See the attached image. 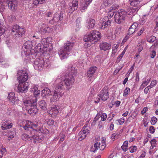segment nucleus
Returning <instances> with one entry per match:
<instances>
[{
	"mask_svg": "<svg viewBox=\"0 0 158 158\" xmlns=\"http://www.w3.org/2000/svg\"><path fill=\"white\" fill-rule=\"evenodd\" d=\"M68 74L57 78L55 81L57 89L64 90L65 85L69 87L72 85L75 81L74 77L77 73L75 68L70 64L68 66Z\"/></svg>",
	"mask_w": 158,
	"mask_h": 158,
	"instance_id": "obj_1",
	"label": "nucleus"
},
{
	"mask_svg": "<svg viewBox=\"0 0 158 158\" xmlns=\"http://www.w3.org/2000/svg\"><path fill=\"white\" fill-rule=\"evenodd\" d=\"M41 126L40 123H35L26 121V123L23 127L25 130H29V129H32L31 131L32 139H33L35 143H39L41 142L44 138L43 134L42 133L43 129Z\"/></svg>",
	"mask_w": 158,
	"mask_h": 158,
	"instance_id": "obj_2",
	"label": "nucleus"
},
{
	"mask_svg": "<svg viewBox=\"0 0 158 158\" xmlns=\"http://www.w3.org/2000/svg\"><path fill=\"white\" fill-rule=\"evenodd\" d=\"M133 7H128L126 10H121L117 12L114 16V21L118 24L120 23L124 19L126 15H134L139 9V7L132 6Z\"/></svg>",
	"mask_w": 158,
	"mask_h": 158,
	"instance_id": "obj_3",
	"label": "nucleus"
},
{
	"mask_svg": "<svg viewBox=\"0 0 158 158\" xmlns=\"http://www.w3.org/2000/svg\"><path fill=\"white\" fill-rule=\"evenodd\" d=\"M37 101L36 97L24 100L23 103L25 106L27 107V109L29 114L33 115L38 112L39 110L36 106Z\"/></svg>",
	"mask_w": 158,
	"mask_h": 158,
	"instance_id": "obj_4",
	"label": "nucleus"
},
{
	"mask_svg": "<svg viewBox=\"0 0 158 158\" xmlns=\"http://www.w3.org/2000/svg\"><path fill=\"white\" fill-rule=\"evenodd\" d=\"M74 45L73 42L67 41L64 46L59 50L58 54L61 60L68 57Z\"/></svg>",
	"mask_w": 158,
	"mask_h": 158,
	"instance_id": "obj_5",
	"label": "nucleus"
},
{
	"mask_svg": "<svg viewBox=\"0 0 158 158\" xmlns=\"http://www.w3.org/2000/svg\"><path fill=\"white\" fill-rule=\"evenodd\" d=\"M101 38V33L98 31L93 30L91 31L89 34H86L83 39L85 42H92L93 41L97 42Z\"/></svg>",
	"mask_w": 158,
	"mask_h": 158,
	"instance_id": "obj_6",
	"label": "nucleus"
},
{
	"mask_svg": "<svg viewBox=\"0 0 158 158\" xmlns=\"http://www.w3.org/2000/svg\"><path fill=\"white\" fill-rule=\"evenodd\" d=\"M50 64V62L48 59L44 60L42 58H36L34 61V66L35 69L41 70L42 69L43 66L47 67Z\"/></svg>",
	"mask_w": 158,
	"mask_h": 158,
	"instance_id": "obj_7",
	"label": "nucleus"
},
{
	"mask_svg": "<svg viewBox=\"0 0 158 158\" xmlns=\"http://www.w3.org/2000/svg\"><path fill=\"white\" fill-rule=\"evenodd\" d=\"M55 90L52 91V97L50 98V102L52 103L53 102H56L59 100L60 98L61 97L62 95L61 93L62 90L60 89H57L56 88V85H55Z\"/></svg>",
	"mask_w": 158,
	"mask_h": 158,
	"instance_id": "obj_8",
	"label": "nucleus"
},
{
	"mask_svg": "<svg viewBox=\"0 0 158 158\" xmlns=\"http://www.w3.org/2000/svg\"><path fill=\"white\" fill-rule=\"evenodd\" d=\"M40 43H38L37 45L34 47L33 49L35 50L36 52H41L42 49L44 51L47 50V42L45 38L42 39L40 40Z\"/></svg>",
	"mask_w": 158,
	"mask_h": 158,
	"instance_id": "obj_9",
	"label": "nucleus"
},
{
	"mask_svg": "<svg viewBox=\"0 0 158 158\" xmlns=\"http://www.w3.org/2000/svg\"><path fill=\"white\" fill-rule=\"evenodd\" d=\"M18 80L19 82L27 83L26 81L28 78V73L27 70H21L18 73Z\"/></svg>",
	"mask_w": 158,
	"mask_h": 158,
	"instance_id": "obj_10",
	"label": "nucleus"
},
{
	"mask_svg": "<svg viewBox=\"0 0 158 158\" xmlns=\"http://www.w3.org/2000/svg\"><path fill=\"white\" fill-rule=\"evenodd\" d=\"M111 19L109 18L108 16H105L101 20V22L98 23L99 28L103 29L106 27L110 25Z\"/></svg>",
	"mask_w": 158,
	"mask_h": 158,
	"instance_id": "obj_11",
	"label": "nucleus"
},
{
	"mask_svg": "<svg viewBox=\"0 0 158 158\" xmlns=\"http://www.w3.org/2000/svg\"><path fill=\"white\" fill-rule=\"evenodd\" d=\"M13 34L16 35L22 36L25 33V30L17 25H14L12 29Z\"/></svg>",
	"mask_w": 158,
	"mask_h": 158,
	"instance_id": "obj_12",
	"label": "nucleus"
},
{
	"mask_svg": "<svg viewBox=\"0 0 158 158\" xmlns=\"http://www.w3.org/2000/svg\"><path fill=\"white\" fill-rule=\"evenodd\" d=\"M24 47L26 50L24 51V52L22 53V55H23L24 54L26 56H28L30 58H31L32 54H31L30 52L31 49H32L31 41H27L24 44Z\"/></svg>",
	"mask_w": 158,
	"mask_h": 158,
	"instance_id": "obj_13",
	"label": "nucleus"
},
{
	"mask_svg": "<svg viewBox=\"0 0 158 158\" xmlns=\"http://www.w3.org/2000/svg\"><path fill=\"white\" fill-rule=\"evenodd\" d=\"M98 100L95 101L96 103H98L100 101V98L103 101H105L108 98V92L106 89H102L98 94Z\"/></svg>",
	"mask_w": 158,
	"mask_h": 158,
	"instance_id": "obj_14",
	"label": "nucleus"
},
{
	"mask_svg": "<svg viewBox=\"0 0 158 158\" xmlns=\"http://www.w3.org/2000/svg\"><path fill=\"white\" fill-rule=\"evenodd\" d=\"M60 109V106L59 105H53L48 111V113L51 115V117L55 118L58 114Z\"/></svg>",
	"mask_w": 158,
	"mask_h": 158,
	"instance_id": "obj_15",
	"label": "nucleus"
},
{
	"mask_svg": "<svg viewBox=\"0 0 158 158\" xmlns=\"http://www.w3.org/2000/svg\"><path fill=\"white\" fill-rule=\"evenodd\" d=\"M89 133V131L88 128L84 126L78 134V140L81 141L84 139Z\"/></svg>",
	"mask_w": 158,
	"mask_h": 158,
	"instance_id": "obj_16",
	"label": "nucleus"
},
{
	"mask_svg": "<svg viewBox=\"0 0 158 158\" xmlns=\"http://www.w3.org/2000/svg\"><path fill=\"white\" fill-rule=\"evenodd\" d=\"M97 69V68L94 66H92L89 69L87 75L89 81H93L94 80V74Z\"/></svg>",
	"mask_w": 158,
	"mask_h": 158,
	"instance_id": "obj_17",
	"label": "nucleus"
},
{
	"mask_svg": "<svg viewBox=\"0 0 158 158\" xmlns=\"http://www.w3.org/2000/svg\"><path fill=\"white\" fill-rule=\"evenodd\" d=\"M28 83L19 82L17 86V91L18 92H25L27 89Z\"/></svg>",
	"mask_w": 158,
	"mask_h": 158,
	"instance_id": "obj_18",
	"label": "nucleus"
},
{
	"mask_svg": "<svg viewBox=\"0 0 158 158\" xmlns=\"http://www.w3.org/2000/svg\"><path fill=\"white\" fill-rule=\"evenodd\" d=\"M6 3L8 6L11 10L15 11L17 8V2L16 0H8L6 1Z\"/></svg>",
	"mask_w": 158,
	"mask_h": 158,
	"instance_id": "obj_19",
	"label": "nucleus"
},
{
	"mask_svg": "<svg viewBox=\"0 0 158 158\" xmlns=\"http://www.w3.org/2000/svg\"><path fill=\"white\" fill-rule=\"evenodd\" d=\"M78 5V0H73L72 3L69 4V12L72 13L74 10L77 9Z\"/></svg>",
	"mask_w": 158,
	"mask_h": 158,
	"instance_id": "obj_20",
	"label": "nucleus"
},
{
	"mask_svg": "<svg viewBox=\"0 0 158 158\" xmlns=\"http://www.w3.org/2000/svg\"><path fill=\"white\" fill-rule=\"evenodd\" d=\"M40 27V31L42 33H49L52 31V28L44 23L41 25Z\"/></svg>",
	"mask_w": 158,
	"mask_h": 158,
	"instance_id": "obj_21",
	"label": "nucleus"
},
{
	"mask_svg": "<svg viewBox=\"0 0 158 158\" xmlns=\"http://www.w3.org/2000/svg\"><path fill=\"white\" fill-rule=\"evenodd\" d=\"M63 17L58 14H55L54 15L53 18L49 21V23L51 24H53L55 23L60 22L62 19Z\"/></svg>",
	"mask_w": 158,
	"mask_h": 158,
	"instance_id": "obj_22",
	"label": "nucleus"
},
{
	"mask_svg": "<svg viewBox=\"0 0 158 158\" xmlns=\"http://www.w3.org/2000/svg\"><path fill=\"white\" fill-rule=\"evenodd\" d=\"M92 0H83L80 5V8L82 12L84 11L87 8L88 5L91 2Z\"/></svg>",
	"mask_w": 158,
	"mask_h": 158,
	"instance_id": "obj_23",
	"label": "nucleus"
},
{
	"mask_svg": "<svg viewBox=\"0 0 158 158\" xmlns=\"http://www.w3.org/2000/svg\"><path fill=\"white\" fill-rule=\"evenodd\" d=\"M138 29V24L137 23H134L129 27L128 31V34L130 35H131Z\"/></svg>",
	"mask_w": 158,
	"mask_h": 158,
	"instance_id": "obj_24",
	"label": "nucleus"
},
{
	"mask_svg": "<svg viewBox=\"0 0 158 158\" xmlns=\"http://www.w3.org/2000/svg\"><path fill=\"white\" fill-rule=\"evenodd\" d=\"M12 123L10 121L6 120L2 123V130L9 129L12 127Z\"/></svg>",
	"mask_w": 158,
	"mask_h": 158,
	"instance_id": "obj_25",
	"label": "nucleus"
},
{
	"mask_svg": "<svg viewBox=\"0 0 158 158\" xmlns=\"http://www.w3.org/2000/svg\"><path fill=\"white\" fill-rule=\"evenodd\" d=\"M99 47L101 50L106 51L110 49L111 45L106 42H103L100 44Z\"/></svg>",
	"mask_w": 158,
	"mask_h": 158,
	"instance_id": "obj_26",
	"label": "nucleus"
},
{
	"mask_svg": "<svg viewBox=\"0 0 158 158\" xmlns=\"http://www.w3.org/2000/svg\"><path fill=\"white\" fill-rule=\"evenodd\" d=\"M86 23H87V27L88 28H93L95 25V20L92 19H89V20L87 19L86 21Z\"/></svg>",
	"mask_w": 158,
	"mask_h": 158,
	"instance_id": "obj_27",
	"label": "nucleus"
},
{
	"mask_svg": "<svg viewBox=\"0 0 158 158\" xmlns=\"http://www.w3.org/2000/svg\"><path fill=\"white\" fill-rule=\"evenodd\" d=\"M31 129H29V130H28L29 131L28 132L29 133V135L26 134H24L22 135V138L23 140L27 141L29 140H32V136L31 133Z\"/></svg>",
	"mask_w": 158,
	"mask_h": 158,
	"instance_id": "obj_28",
	"label": "nucleus"
},
{
	"mask_svg": "<svg viewBox=\"0 0 158 158\" xmlns=\"http://www.w3.org/2000/svg\"><path fill=\"white\" fill-rule=\"evenodd\" d=\"M142 0H129V1L131 6H136V7H139V9H140L141 6L139 5V3Z\"/></svg>",
	"mask_w": 158,
	"mask_h": 158,
	"instance_id": "obj_29",
	"label": "nucleus"
},
{
	"mask_svg": "<svg viewBox=\"0 0 158 158\" xmlns=\"http://www.w3.org/2000/svg\"><path fill=\"white\" fill-rule=\"evenodd\" d=\"M8 98L12 103L15 102V100H16V97L15 96V94L14 93L11 92L9 94Z\"/></svg>",
	"mask_w": 158,
	"mask_h": 158,
	"instance_id": "obj_30",
	"label": "nucleus"
},
{
	"mask_svg": "<svg viewBox=\"0 0 158 158\" xmlns=\"http://www.w3.org/2000/svg\"><path fill=\"white\" fill-rule=\"evenodd\" d=\"M114 0H103V3L102 5L104 8L109 6L114 3Z\"/></svg>",
	"mask_w": 158,
	"mask_h": 158,
	"instance_id": "obj_31",
	"label": "nucleus"
},
{
	"mask_svg": "<svg viewBox=\"0 0 158 158\" xmlns=\"http://www.w3.org/2000/svg\"><path fill=\"white\" fill-rule=\"evenodd\" d=\"M39 105L40 107L42 110H45L47 109V104L44 100H41L39 102Z\"/></svg>",
	"mask_w": 158,
	"mask_h": 158,
	"instance_id": "obj_32",
	"label": "nucleus"
},
{
	"mask_svg": "<svg viewBox=\"0 0 158 158\" xmlns=\"http://www.w3.org/2000/svg\"><path fill=\"white\" fill-rule=\"evenodd\" d=\"M52 92H51L50 90L47 88H45L42 91V95L44 97L46 95H51L52 94Z\"/></svg>",
	"mask_w": 158,
	"mask_h": 158,
	"instance_id": "obj_33",
	"label": "nucleus"
},
{
	"mask_svg": "<svg viewBox=\"0 0 158 158\" xmlns=\"http://www.w3.org/2000/svg\"><path fill=\"white\" fill-rule=\"evenodd\" d=\"M100 143L98 142L95 143L94 145V147H92L91 148V151L93 152H95L98 150L100 146Z\"/></svg>",
	"mask_w": 158,
	"mask_h": 158,
	"instance_id": "obj_34",
	"label": "nucleus"
},
{
	"mask_svg": "<svg viewBox=\"0 0 158 158\" xmlns=\"http://www.w3.org/2000/svg\"><path fill=\"white\" fill-rule=\"evenodd\" d=\"M6 3L5 2V0H0V11L2 12L3 11L5 8V4Z\"/></svg>",
	"mask_w": 158,
	"mask_h": 158,
	"instance_id": "obj_35",
	"label": "nucleus"
},
{
	"mask_svg": "<svg viewBox=\"0 0 158 158\" xmlns=\"http://www.w3.org/2000/svg\"><path fill=\"white\" fill-rule=\"evenodd\" d=\"M40 41V39L39 37H36L31 41L32 48H33L34 46H35V47L37 46V45H36V44H38Z\"/></svg>",
	"mask_w": 158,
	"mask_h": 158,
	"instance_id": "obj_36",
	"label": "nucleus"
},
{
	"mask_svg": "<svg viewBox=\"0 0 158 158\" xmlns=\"http://www.w3.org/2000/svg\"><path fill=\"white\" fill-rule=\"evenodd\" d=\"M145 41V40H141L139 44V46H140V47L138 49V52L139 53H140L143 50V46L144 45Z\"/></svg>",
	"mask_w": 158,
	"mask_h": 158,
	"instance_id": "obj_37",
	"label": "nucleus"
},
{
	"mask_svg": "<svg viewBox=\"0 0 158 158\" xmlns=\"http://www.w3.org/2000/svg\"><path fill=\"white\" fill-rule=\"evenodd\" d=\"M128 147V142L127 141H125L123 145L121 146V148L124 152H126L127 149Z\"/></svg>",
	"mask_w": 158,
	"mask_h": 158,
	"instance_id": "obj_38",
	"label": "nucleus"
},
{
	"mask_svg": "<svg viewBox=\"0 0 158 158\" xmlns=\"http://www.w3.org/2000/svg\"><path fill=\"white\" fill-rule=\"evenodd\" d=\"M156 39V38L155 37L152 36L147 38V41L150 43H152Z\"/></svg>",
	"mask_w": 158,
	"mask_h": 158,
	"instance_id": "obj_39",
	"label": "nucleus"
},
{
	"mask_svg": "<svg viewBox=\"0 0 158 158\" xmlns=\"http://www.w3.org/2000/svg\"><path fill=\"white\" fill-rule=\"evenodd\" d=\"M100 117L101 118V120L103 121L106 120L107 116L106 113L101 112L100 114Z\"/></svg>",
	"mask_w": 158,
	"mask_h": 158,
	"instance_id": "obj_40",
	"label": "nucleus"
},
{
	"mask_svg": "<svg viewBox=\"0 0 158 158\" xmlns=\"http://www.w3.org/2000/svg\"><path fill=\"white\" fill-rule=\"evenodd\" d=\"M114 13V11L111 9H110L109 10L108 12L107 16L109 18L111 19V18L113 16Z\"/></svg>",
	"mask_w": 158,
	"mask_h": 158,
	"instance_id": "obj_41",
	"label": "nucleus"
},
{
	"mask_svg": "<svg viewBox=\"0 0 158 158\" xmlns=\"http://www.w3.org/2000/svg\"><path fill=\"white\" fill-rule=\"evenodd\" d=\"M150 82L149 80H147L146 81H143L140 86V88L143 89L145 86L147 85Z\"/></svg>",
	"mask_w": 158,
	"mask_h": 158,
	"instance_id": "obj_42",
	"label": "nucleus"
},
{
	"mask_svg": "<svg viewBox=\"0 0 158 158\" xmlns=\"http://www.w3.org/2000/svg\"><path fill=\"white\" fill-rule=\"evenodd\" d=\"M137 148L135 146H133L129 148V149L130 152L131 153H133L135 152L137 150Z\"/></svg>",
	"mask_w": 158,
	"mask_h": 158,
	"instance_id": "obj_43",
	"label": "nucleus"
},
{
	"mask_svg": "<svg viewBox=\"0 0 158 158\" xmlns=\"http://www.w3.org/2000/svg\"><path fill=\"white\" fill-rule=\"evenodd\" d=\"M135 63L133 64V65L131 66V68L129 69V70L127 72V77H128L130 74L133 71L134 67L135 66Z\"/></svg>",
	"mask_w": 158,
	"mask_h": 158,
	"instance_id": "obj_44",
	"label": "nucleus"
},
{
	"mask_svg": "<svg viewBox=\"0 0 158 158\" xmlns=\"http://www.w3.org/2000/svg\"><path fill=\"white\" fill-rule=\"evenodd\" d=\"M130 89L129 88L127 87L124 90L123 93V96L124 97L127 96V95L130 92Z\"/></svg>",
	"mask_w": 158,
	"mask_h": 158,
	"instance_id": "obj_45",
	"label": "nucleus"
},
{
	"mask_svg": "<svg viewBox=\"0 0 158 158\" xmlns=\"http://www.w3.org/2000/svg\"><path fill=\"white\" fill-rule=\"evenodd\" d=\"M119 135L118 133H114L111 135L110 137L111 139H117L118 138Z\"/></svg>",
	"mask_w": 158,
	"mask_h": 158,
	"instance_id": "obj_46",
	"label": "nucleus"
},
{
	"mask_svg": "<svg viewBox=\"0 0 158 158\" xmlns=\"http://www.w3.org/2000/svg\"><path fill=\"white\" fill-rule=\"evenodd\" d=\"M157 120V119L156 117H152L151 120V122L152 124V125H155L156 123Z\"/></svg>",
	"mask_w": 158,
	"mask_h": 158,
	"instance_id": "obj_47",
	"label": "nucleus"
},
{
	"mask_svg": "<svg viewBox=\"0 0 158 158\" xmlns=\"http://www.w3.org/2000/svg\"><path fill=\"white\" fill-rule=\"evenodd\" d=\"M125 53V50L123 51V52L121 53L118 56L117 61L118 62H119L120 60L122 58L124 54Z\"/></svg>",
	"mask_w": 158,
	"mask_h": 158,
	"instance_id": "obj_48",
	"label": "nucleus"
},
{
	"mask_svg": "<svg viewBox=\"0 0 158 158\" xmlns=\"http://www.w3.org/2000/svg\"><path fill=\"white\" fill-rule=\"evenodd\" d=\"M81 20V19L80 18H77L76 20V26L78 28H80L81 27V25H79L80 23Z\"/></svg>",
	"mask_w": 158,
	"mask_h": 158,
	"instance_id": "obj_49",
	"label": "nucleus"
},
{
	"mask_svg": "<svg viewBox=\"0 0 158 158\" xmlns=\"http://www.w3.org/2000/svg\"><path fill=\"white\" fill-rule=\"evenodd\" d=\"M121 32V28L120 27H117L116 28L115 31V34L116 35H118Z\"/></svg>",
	"mask_w": 158,
	"mask_h": 158,
	"instance_id": "obj_50",
	"label": "nucleus"
},
{
	"mask_svg": "<svg viewBox=\"0 0 158 158\" xmlns=\"http://www.w3.org/2000/svg\"><path fill=\"white\" fill-rule=\"evenodd\" d=\"M146 21V18H145V16L143 17L140 21L139 23L141 25L143 24Z\"/></svg>",
	"mask_w": 158,
	"mask_h": 158,
	"instance_id": "obj_51",
	"label": "nucleus"
},
{
	"mask_svg": "<svg viewBox=\"0 0 158 158\" xmlns=\"http://www.w3.org/2000/svg\"><path fill=\"white\" fill-rule=\"evenodd\" d=\"M117 121L118 124L121 125L123 124L125 121V119L124 118H121L120 119H118Z\"/></svg>",
	"mask_w": 158,
	"mask_h": 158,
	"instance_id": "obj_52",
	"label": "nucleus"
},
{
	"mask_svg": "<svg viewBox=\"0 0 158 158\" xmlns=\"http://www.w3.org/2000/svg\"><path fill=\"white\" fill-rule=\"evenodd\" d=\"M151 143L152 147H154L156 146V140L153 139L151 141Z\"/></svg>",
	"mask_w": 158,
	"mask_h": 158,
	"instance_id": "obj_53",
	"label": "nucleus"
},
{
	"mask_svg": "<svg viewBox=\"0 0 158 158\" xmlns=\"http://www.w3.org/2000/svg\"><path fill=\"white\" fill-rule=\"evenodd\" d=\"M31 91L33 92L35 96L37 95L40 93V91L38 90H36V89H35L34 90H31Z\"/></svg>",
	"mask_w": 158,
	"mask_h": 158,
	"instance_id": "obj_54",
	"label": "nucleus"
},
{
	"mask_svg": "<svg viewBox=\"0 0 158 158\" xmlns=\"http://www.w3.org/2000/svg\"><path fill=\"white\" fill-rule=\"evenodd\" d=\"M54 121L52 119H49L47 121L48 124L49 125H52L54 124Z\"/></svg>",
	"mask_w": 158,
	"mask_h": 158,
	"instance_id": "obj_55",
	"label": "nucleus"
},
{
	"mask_svg": "<svg viewBox=\"0 0 158 158\" xmlns=\"http://www.w3.org/2000/svg\"><path fill=\"white\" fill-rule=\"evenodd\" d=\"M156 55V52L155 51H152L150 53L151 57L152 58H154Z\"/></svg>",
	"mask_w": 158,
	"mask_h": 158,
	"instance_id": "obj_56",
	"label": "nucleus"
},
{
	"mask_svg": "<svg viewBox=\"0 0 158 158\" xmlns=\"http://www.w3.org/2000/svg\"><path fill=\"white\" fill-rule=\"evenodd\" d=\"M100 113H98L94 119V121L96 122L97 121L100 117Z\"/></svg>",
	"mask_w": 158,
	"mask_h": 158,
	"instance_id": "obj_57",
	"label": "nucleus"
},
{
	"mask_svg": "<svg viewBox=\"0 0 158 158\" xmlns=\"http://www.w3.org/2000/svg\"><path fill=\"white\" fill-rule=\"evenodd\" d=\"M148 108L147 107H144L141 111V114L142 115H143L147 112V111H148Z\"/></svg>",
	"mask_w": 158,
	"mask_h": 158,
	"instance_id": "obj_58",
	"label": "nucleus"
},
{
	"mask_svg": "<svg viewBox=\"0 0 158 158\" xmlns=\"http://www.w3.org/2000/svg\"><path fill=\"white\" fill-rule=\"evenodd\" d=\"M155 106L156 108H158V96L156 98L155 102Z\"/></svg>",
	"mask_w": 158,
	"mask_h": 158,
	"instance_id": "obj_59",
	"label": "nucleus"
},
{
	"mask_svg": "<svg viewBox=\"0 0 158 158\" xmlns=\"http://www.w3.org/2000/svg\"><path fill=\"white\" fill-rule=\"evenodd\" d=\"M8 19L10 20V21L11 22L15 19V17L14 16L11 15L9 16Z\"/></svg>",
	"mask_w": 158,
	"mask_h": 158,
	"instance_id": "obj_60",
	"label": "nucleus"
},
{
	"mask_svg": "<svg viewBox=\"0 0 158 158\" xmlns=\"http://www.w3.org/2000/svg\"><path fill=\"white\" fill-rule=\"evenodd\" d=\"M144 31V29L143 28H142L141 29L140 31L138 32L137 34V36H139Z\"/></svg>",
	"mask_w": 158,
	"mask_h": 158,
	"instance_id": "obj_61",
	"label": "nucleus"
},
{
	"mask_svg": "<svg viewBox=\"0 0 158 158\" xmlns=\"http://www.w3.org/2000/svg\"><path fill=\"white\" fill-rule=\"evenodd\" d=\"M155 129L153 126H151L149 128V131L151 133L153 134L155 131Z\"/></svg>",
	"mask_w": 158,
	"mask_h": 158,
	"instance_id": "obj_62",
	"label": "nucleus"
},
{
	"mask_svg": "<svg viewBox=\"0 0 158 158\" xmlns=\"http://www.w3.org/2000/svg\"><path fill=\"white\" fill-rule=\"evenodd\" d=\"M118 7V5L117 4H114L111 7V8H112L111 10H114L116 9H117Z\"/></svg>",
	"mask_w": 158,
	"mask_h": 158,
	"instance_id": "obj_63",
	"label": "nucleus"
},
{
	"mask_svg": "<svg viewBox=\"0 0 158 158\" xmlns=\"http://www.w3.org/2000/svg\"><path fill=\"white\" fill-rule=\"evenodd\" d=\"M151 88V87L150 86H148L146 87L145 88L144 90V93L145 94H147L148 91L149 89Z\"/></svg>",
	"mask_w": 158,
	"mask_h": 158,
	"instance_id": "obj_64",
	"label": "nucleus"
}]
</instances>
